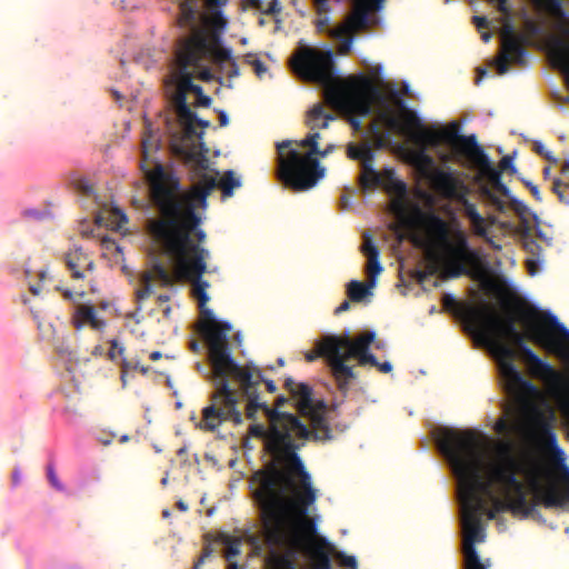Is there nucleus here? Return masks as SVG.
Instances as JSON below:
<instances>
[{
  "label": "nucleus",
  "instance_id": "nucleus-41",
  "mask_svg": "<svg viewBox=\"0 0 569 569\" xmlns=\"http://www.w3.org/2000/svg\"><path fill=\"white\" fill-rule=\"evenodd\" d=\"M490 3L496 4L497 10L502 14V17L512 16V9L508 3V0H488Z\"/></svg>",
  "mask_w": 569,
  "mask_h": 569
},
{
  "label": "nucleus",
  "instance_id": "nucleus-9",
  "mask_svg": "<svg viewBox=\"0 0 569 569\" xmlns=\"http://www.w3.org/2000/svg\"><path fill=\"white\" fill-rule=\"evenodd\" d=\"M293 68L302 79L326 87V100L332 107H343L349 112L362 117L370 114L371 104L363 94L352 92L350 88L337 83L333 56L330 50L302 48L293 60Z\"/></svg>",
  "mask_w": 569,
  "mask_h": 569
},
{
  "label": "nucleus",
  "instance_id": "nucleus-2",
  "mask_svg": "<svg viewBox=\"0 0 569 569\" xmlns=\"http://www.w3.org/2000/svg\"><path fill=\"white\" fill-rule=\"evenodd\" d=\"M140 163L150 191V200L158 217L148 222V231L154 244L164 256L192 253L194 248L204 249L207 234L200 228L202 218L197 208L204 209L207 199L217 187L219 172L210 169L209 159L202 152L191 151L187 161L192 167L193 186L182 191L179 179L159 162L153 169L147 167L151 156L160 148V139L146 127L142 138Z\"/></svg>",
  "mask_w": 569,
  "mask_h": 569
},
{
  "label": "nucleus",
  "instance_id": "nucleus-49",
  "mask_svg": "<svg viewBox=\"0 0 569 569\" xmlns=\"http://www.w3.org/2000/svg\"><path fill=\"white\" fill-rule=\"evenodd\" d=\"M130 367H131V361H128L127 359H122L121 376H120V379L122 382V388L127 387V383H128L127 376H128V372L130 371Z\"/></svg>",
  "mask_w": 569,
  "mask_h": 569
},
{
  "label": "nucleus",
  "instance_id": "nucleus-28",
  "mask_svg": "<svg viewBox=\"0 0 569 569\" xmlns=\"http://www.w3.org/2000/svg\"><path fill=\"white\" fill-rule=\"evenodd\" d=\"M272 550L269 556V561L274 569H297L295 562V555L299 550L289 547H273L269 545Z\"/></svg>",
  "mask_w": 569,
  "mask_h": 569
},
{
  "label": "nucleus",
  "instance_id": "nucleus-4",
  "mask_svg": "<svg viewBox=\"0 0 569 569\" xmlns=\"http://www.w3.org/2000/svg\"><path fill=\"white\" fill-rule=\"evenodd\" d=\"M268 427L253 423L249 433L263 440L264 450L271 461L254 472L252 481L257 485L253 499L258 508L263 507L312 482L299 455L301 445L296 443L291 435L306 438L309 432L296 415L266 407Z\"/></svg>",
  "mask_w": 569,
  "mask_h": 569
},
{
  "label": "nucleus",
  "instance_id": "nucleus-15",
  "mask_svg": "<svg viewBox=\"0 0 569 569\" xmlns=\"http://www.w3.org/2000/svg\"><path fill=\"white\" fill-rule=\"evenodd\" d=\"M230 380L238 382L243 396L248 399L246 413L249 419H256L259 409L266 411V403L260 402L258 387L261 380V371L259 368L246 365V369L230 376Z\"/></svg>",
  "mask_w": 569,
  "mask_h": 569
},
{
  "label": "nucleus",
  "instance_id": "nucleus-21",
  "mask_svg": "<svg viewBox=\"0 0 569 569\" xmlns=\"http://www.w3.org/2000/svg\"><path fill=\"white\" fill-rule=\"evenodd\" d=\"M157 280L162 287H170L174 283L173 276L160 262H156L151 270L143 272L140 278V288L136 291L138 301L148 299L153 293L152 282Z\"/></svg>",
  "mask_w": 569,
  "mask_h": 569
},
{
  "label": "nucleus",
  "instance_id": "nucleus-34",
  "mask_svg": "<svg viewBox=\"0 0 569 569\" xmlns=\"http://www.w3.org/2000/svg\"><path fill=\"white\" fill-rule=\"evenodd\" d=\"M501 22V30H500V37L501 41L506 39H516L520 37H525V34L517 33L516 28L512 21V16L509 17H502L500 19Z\"/></svg>",
  "mask_w": 569,
  "mask_h": 569
},
{
  "label": "nucleus",
  "instance_id": "nucleus-22",
  "mask_svg": "<svg viewBox=\"0 0 569 569\" xmlns=\"http://www.w3.org/2000/svg\"><path fill=\"white\" fill-rule=\"evenodd\" d=\"M64 261L71 278L74 280L84 279L87 272H92L94 269L93 260L81 248L68 251Z\"/></svg>",
  "mask_w": 569,
  "mask_h": 569
},
{
  "label": "nucleus",
  "instance_id": "nucleus-12",
  "mask_svg": "<svg viewBox=\"0 0 569 569\" xmlns=\"http://www.w3.org/2000/svg\"><path fill=\"white\" fill-rule=\"evenodd\" d=\"M405 122L408 129L420 128L417 133L412 134V139L422 146V148L416 151L412 156L413 166L420 174L430 182L431 187L438 194L446 193L451 196L457 187L458 173L450 168L443 170L436 167L433 158L427 153L425 148L426 146H429V143L419 139V134L427 129L422 128L420 119L413 112L408 111L406 113ZM429 130L432 131L431 129ZM430 147L432 146L430 144Z\"/></svg>",
  "mask_w": 569,
  "mask_h": 569
},
{
  "label": "nucleus",
  "instance_id": "nucleus-40",
  "mask_svg": "<svg viewBox=\"0 0 569 569\" xmlns=\"http://www.w3.org/2000/svg\"><path fill=\"white\" fill-rule=\"evenodd\" d=\"M498 170H500L501 173L503 171H509L510 173H515L516 172V168L513 166V157L510 156V154H507V156L502 157V159L499 162Z\"/></svg>",
  "mask_w": 569,
  "mask_h": 569
},
{
  "label": "nucleus",
  "instance_id": "nucleus-57",
  "mask_svg": "<svg viewBox=\"0 0 569 569\" xmlns=\"http://www.w3.org/2000/svg\"><path fill=\"white\" fill-rule=\"evenodd\" d=\"M348 122L355 131H360L362 128L361 121L357 117H348Z\"/></svg>",
  "mask_w": 569,
  "mask_h": 569
},
{
  "label": "nucleus",
  "instance_id": "nucleus-37",
  "mask_svg": "<svg viewBox=\"0 0 569 569\" xmlns=\"http://www.w3.org/2000/svg\"><path fill=\"white\" fill-rule=\"evenodd\" d=\"M74 189L87 198H97L94 187L86 178H78L73 181Z\"/></svg>",
  "mask_w": 569,
  "mask_h": 569
},
{
  "label": "nucleus",
  "instance_id": "nucleus-48",
  "mask_svg": "<svg viewBox=\"0 0 569 569\" xmlns=\"http://www.w3.org/2000/svg\"><path fill=\"white\" fill-rule=\"evenodd\" d=\"M540 259L538 257L528 258L526 266L529 274L535 276L539 271Z\"/></svg>",
  "mask_w": 569,
  "mask_h": 569
},
{
  "label": "nucleus",
  "instance_id": "nucleus-10",
  "mask_svg": "<svg viewBox=\"0 0 569 569\" xmlns=\"http://www.w3.org/2000/svg\"><path fill=\"white\" fill-rule=\"evenodd\" d=\"M319 132L309 133L299 146L309 148V152H301L293 148L290 140L279 142L278 150V179L284 187L296 192L313 188L325 176V168L315 157L319 152Z\"/></svg>",
  "mask_w": 569,
  "mask_h": 569
},
{
  "label": "nucleus",
  "instance_id": "nucleus-62",
  "mask_svg": "<svg viewBox=\"0 0 569 569\" xmlns=\"http://www.w3.org/2000/svg\"><path fill=\"white\" fill-rule=\"evenodd\" d=\"M229 123L228 114L224 111L219 112V124L226 127Z\"/></svg>",
  "mask_w": 569,
  "mask_h": 569
},
{
  "label": "nucleus",
  "instance_id": "nucleus-20",
  "mask_svg": "<svg viewBox=\"0 0 569 569\" xmlns=\"http://www.w3.org/2000/svg\"><path fill=\"white\" fill-rule=\"evenodd\" d=\"M527 37L516 39H506L501 41V51L496 59V68L499 74H505L509 70V62L522 64L525 62Z\"/></svg>",
  "mask_w": 569,
  "mask_h": 569
},
{
  "label": "nucleus",
  "instance_id": "nucleus-33",
  "mask_svg": "<svg viewBox=\"0 0 569 569\" xmlns=\"http://www.w3.org/2000/svg\"><path fill=\"white\" fill-rule=\"evenodd\" d=\"M522 13L525 17L523 24H525V30H526V33H523V34L527 37V43H528L530 38L542 36L546 30H545V27L540 22H538L531 18H528L526 11H523Z\"/></svg>",
  "mask_w": 569,
  "mask_h": 569
},
{
  "label": "nucleus",
  "instance_id": "nucleus-3",
  "mask_svg": "<svg viewBox=\"0 0 569 569\" xmlns=\"http://www.w3.org/2000/svg\"><path fill=\"white\" fill-rule=\"evenodd\" d=\"M192 253L169 254L179 277L191 284V296L197 300L200 311L198 329L204 339L212 369L211 382L214 391L211 393V403L202 409V419L197 425L204 431H216L223 421L242 423V413L238 409V391L230 386V376L246 369L233 359L228 333L231 325L218 321L210 308L207 307L210 298L207 289L210 283L203 279L206 272H216L217 267L208 268L210 258L208 249L194 248Z\"/></svg>",
  "mask_w": 569,
  "mask_h": 569
},
{
  "label": "nucleus",
  "instance_id": "nucleus-61",
  "mask_svg": "<svg viewBox=\"0 0 569 569\" xmlns=\"http://www.w3.org/2000/svg\"><path fill=\"white\" fill-rule=\"evenodd\" d=\"M132 369L139 370L142 375H147L149 372V368L144 367V366H140L139 362H136V363L131 362L130 370H132Z\"/></svg>",
  "mask_w": 569,
  "mask_h": 569
},
{
  "label": "nucleus",
  "instance_id": "nucleus-52",
  "mask_svg": "<svg viewBox=\"0 0 569 569\" xmlns=\"http://www.w3.org/2000/svg\"><path fill=\"white\" fill-rule=\"evenodd\" d=\"M211 102H212V99L202 92V93H200V96H198L196 106L208 108V107H210Z\"/></svg>",
  "mask_w": 569,
  "mask_h": 569
},
{
  "label": "nucleus",
  "instance_id": "nucleus-5",
  "mask_svg": "<svg viewBox=\"0 0 569 569\" xmlns=\"http://www.w3.org/2000/svg\"><path fill=\"white\" fill-rule=\"evenodd\" d=\"M213 23L217 26L216 31L209 37L198 32L181 36L177 40L174 72L177 90L172 97V104L178 122L189 127L196 119V112L187 102L188 93L192 92L198 98L203 92L199 84L193 83V79L198 78L206 82L217 80L221 83L222 78L213 76L209 63L229 80L239 76V67L232 57V50L221 47V19L216 18Z\"/></svg>",
  "mask_w": 569,
  "mask_h": 569
},
{
  "label": "nucleus",
  "instance_id": "nucleus-17",
  "mask_svg": "<svg viewBox=\"0 0 569 569\" xmlns=\"http://www.w3.org/2000/svg\"><path fill=\"white\" fill-rule=\"evenodd\" d=\"M373 161H375V154L368 157V159H363V162L361 163V176H360V184L362 189L369 190L377 188L383 183L385 180H388L390 183L393 184L395 189L398 192H405L406 191V184L402 181L395 180V171L391 168H386L381 173H379L373 168Z\"/></svg>",
  "mask_w": 569,
  "mask_h": 569
},
{
  "label": "nucleus",
  "instance_id": "nucleus-51",
  "mask_svg": "<svg viewBox=\"0 0 569 569\" xmlns=\"http://www.w3.org/2000/svg\"><path fill=\"white\" fill-rule=\"evenodd\" d=\"M472 20L479 30L487 29L490 26V21L486 17L475 16Z\"/></svg>",
  "mask_w": 569,
  "mask_h": 569
},
{
  "label": "nucleus",
  "instance_id": "nucleus-36",
  "mask_svg": "<svg viewBox=\"0 0 569 569\" xmlns=\"http://www.w3.org/2000/svg\"><path fill=\"white\" fill-rule=\"evenodd\" d=\"M508 199V203L506 202V209L509 208L512 211H515L518 217L521 220H526L527 214H529V208L522 202L521 200H518L509 193V197H506Z\"/></svg>",
  "mask_w": 569,
  "mask_h": 569
},
{
  "label": "nucleus",
  "instance_id": "nucleus-23",
  "mask_svg": "<svg viewBox=\"0 0 569 569\" xmlns=\"http://www.w3.org/2000/svg\"><path fill=\"white\" fill-rule=\"evenodd\" d=\"M71 323L77 330L89 326L96 331H102L106 327V321L98 317L94 306L87 303L76 307L71 317Z\"/></svg>",
  "mask_w": 569,
  "mask_h": 569
},
{
  "label": "nucleus",
  "instance_id": "nucleus-32",
  "mask_svg": "<svg viewBox=\"0 0 569 569\" xmlns=\"http://www.w3.org/2000/svg\"><path fill=\"white\" fill-rule=\"evenodd\" d=\"M370 156H373L375 152L369 143H363L361 146H357L355 143H349L347 147V154L352 160H360L363 162V159H368Z\"/></svg>",
  "mask_w": 569,
  "mask_h": 569
},
{
  "label": "nucleus",
  "instance_id": "nucleus-46",
  "mask_svg": "<svg viewBox=\"0 0 569 569\" xmlns=\"http://www.w3.org/2000/svg\"><path fill=\"white\" fill-rule=\"evenodd\" d=\"M47 476L52 487L60 491L63 490V486L59 481L58 476L52 466H48Z\"/></svg>",
  "mask_w": 569,
  "mask_h": 569
},
{
  "label": "nucleus",
  "instance_id": "nucleus-53",
  "mask_svg": "<svg viewBox=\"0 0 569 569\" xmlns=\"http://www.w3.org/2000/svg\"><path fill=\"white\" fill-rule=\"evenodd\" d=\"M525 184L530 190L533 198L538 201H541L542 198H541L538 187L530 181H526Z\"/></svg>",
  "mask_w": 569,
  "mask_h": 569
},
{
  "label": "nucleus",
  "instance_id": "nucleus-56",
  "mask_svg": "<svg viewBox=\"0 0 569 569\" xmlns=\"http://www.w3.org/2000/svg\"><path fill=\"white\" fill-rule=\"evenodd\" d=\"M485 239V241L493 249V250H501V246L497 243L492 237L488 236V231L486 230V236H480Z\"/></svg>",
  "mask_w": 569,
  "mask_h": 569
},
{
  "label": "nucleus",
  "instance_id": "nucleus-11",
  "mask_svg": "<svg viewBox=\"0 0 569 569\" xmlns=\"http://www.w3.org/2000/svg\"><path fill=\"white\" fill-rule=\"evenodd\" d=\"M376 333L366 331L355 339L349 336L326 335L318 343V355L322 356L333 376L339 390L346 392L356 379L352 367L346 363L350 358H360L369 351Z\"/></svg>",
  "mask_w": 569,
  "mask_h": 569
},
{
  "label": "nucleus",
  "instance_id": "nucleus-39",
  "mask_svg": "<svg viewBox=\"0 0 569 569\" xmlns=\"http://www.w3.org/2000/svg\"><path fill=\"white\" fill-rule=\"evenodd\" d=\"M336 557L342 567H346L349 569H358L357 560L353 556H347V555H343L342 552H337Z\"/></svg>",
  "mask_w": 569,
  "mask_h": 569
},
{
  "label": "nucleus",
  "instance_id": "nucleus-63",
  "mask_svg": "<svg viewBox=\"0 0 569 569\" xmlns=\"http://www.w3.org/2000/svg\"><path fill=\"white\" fill-rule=\"evenodd\" d=\"M289 401L288 398H286L284 396H279L276 400V403H274V408L273 409H278L280 410V408L287 403Z\"/></svg>",
  "mask_w": 569,
  "mask_h": 569
},
{
  "label": "nucleus",
  "instance_id": "nucleus-43",
  "mask_svg": "<svg viewBox=\"0 0 569 569\" xmlns=\"http://www.w3.org/2000/svg\"><path fill=\"white\" fill-rule=\"evenodd\" d=\"M62 296H63L64 300L74 303L77 307L78 305H81L80 299H82L84 297V291L74 293L69 289H64V290H62Z\"/></svg>",
  "mask_w": 569,
  "mask_h": 569
},
{
  "label": "nucleus",
  "instance_id": "nucleus-18",
  "mask_svg": "<svg viewBox=\"0 0 569 569\" xmlns=\"http://www.w3.org/2000/svg\"><path fill=\"white\" fill-rule=\"evenodd\" d=\"M468 188L465 182L457 177V187L451 196L439 193L442 198L458 201L462 206L465 216L469 219L472 230L477 236H486V220L478 212L475 203L470 202L467 198Z\"/></svg>",
  "mask_w": 569,
  "mask_h": 569
},
{
  "label": "nucleus",
  "instance_id": "nucleus-58",
  "mask_svg": "<svg viewBox=\"0 0 569 569\" xmlns=\"http://www.w3.org/2000/svg\"><path fill=\"white\" fill-rule=\"evenodd\" d=\"M261 382H264L266 385V388L267 390L270 392V393H273L277 391V386L276 383L272 381V380H264L263 377L261 376V380H260V383Z\"/></svg>",
  "mask_w": 569,
  "mask_h": 569
},
{
  "label": "nucleus",
  "instance_id": "nucleus-50",
  "mask_svg": "<svg viewBox=\"0 0 569 569\" xmlns=\"http://www.w3.org/2000/svg\"><path fill=\"white\" fill-rule=\"evenodd\" d=\"M211 550L209 547H206L202 551V555L199 557V559L194 562L192 569H201L202 565L204 563L206 559L210 557Z\"/></svg>",
  "mask_w": 569,
  "mask_h": 569
},
{
  "label": "nucleus",
  "instance_id": "nucleus-30",
  "mask_svg": "<svg viewBox=\"0 0 569 569\" xmlns=\"http://www.w3.org/2000/svg\"><path fill=\"white\" fill-rule=\"evenodd\" d=\"M241 186L240 178L236 177L232 170H227L220 180H217V187L220 188L223 198H230L233 196L236 188Z\"/></svg>",
  "mask_w": 569,
  "mask_h": 569
},
{
  "label": "nucleus",
  "instance_id": "nucleus-8",
  "mask_svg": "<svg viewBox=\"0 0 569 569\" xmlns=\"http://www.w3.org/2000/svg\"><path fill=\"white\" fill-rule=\"evenodd\" d=\"M419 139L431 146L447 144L455 152L466 157L478 170L479 178L487 182L479 187L481 197L499 212L506 211V200L497 193L509 197V188L501 181L500 170L491 164L487 153L478 144L476 136L459 134V126L452 122L438 131L423 130Z\"/></svg>",
  "mask_w": 569,
  "mask_h": 569
},
{
  "label": "nucleus",
  "instance_id": "nucleus-14",
  "mask_svg": "<svg viewBox=\"0 0 569 569\" xmlns=\"http://www.w3.org/2000/svg\"><path fill=\"white\" fill-rule=\"evenodd\" d=\"M180 12L177 17V24L181 29H187L188 34H194L201 32L209 37L216 31V18L221 19V34L227 27V20L219 12H213L211 17H207L201 10H199V0H179Z\"/></svg>",
  "mask_w": 569,
  "mask_h": 569
},
{
  "label": "nucleus",
  "instance_id": "nucleus-38",
  "mask_svg": "<svg viewBox=\"0 0 569 569\" xmlns=\"http://www.w3.org/2000/svg\"><path fill=\"white\" fill-rule=\"evenodd\" d=\"M246 62L252 66L254 73L260 79H262L263 76L268 72L267 66L259 59H253L251 56H248Z\"/></svg>",
  "mask_w": 569,
  "mask_h": 569
},
{
  "label": "nucleus",
  "instance_id": "nucleus-54",
  "mask_svg": "<svg viewBox=\"0 0 569 569\" xmlns=\"http://www.w3.org/2000/svg\"><path fill=\"white\" fill-rule=\"evenodd\" d=\"M442 303H443V307L446 309H450V308H453L457 305V301H456L455 297H452L449 293H446L442 297Z\"/></svg>",
  "mask_w": 569,
  "mask_h": 569
},
{
  "label": "nucleus",
  "instance_id": "nucleus-13",
  "mask_svg": "<svg viewBox=\"0 0 569 569\" xmlns=\"http://www.w3.org/2000/svg\"><path fill=\"white\" fill-rule=\"evenodd\" d=\"M473 506L470 511L462 509L465 569H487L475 547L476 542H481L485 539V529L479 518V510L483 509V505L476 500Z\"/></svg>",
  "mask_w": 569,
  "mask_h": 569
},
{
  "label": "nucleus",
  "instance_id": "nucleus-25",
  "mask_svg": "<svg viewBox=\"0 0 569 569\" xmlns=\"http://www.w3.org/2000/svg\"><path fill=\"white\" fill-rule=\"evenodd\" d=\"M382 0H357L348 19V24L353 31L365 29L368 24L369 13L379 7Z\"/></svg>",
  "mask_w": 569,
  "mask_h": 569
},
{
  "label": "nucleus",
  "instance_id": "nucleus-35",
  "mask_svg": "<svg viewBox=\"0 0 569 569\" xmlns=\"http://www.w3.org/2000/svg\"><path fill=\"white\" fill-rule=\"evenodd\" d=\"M179 124L182 127L184 136L188 139H192L194 137L202 138V136H203L202 131L197 132L196 127L208 128L210 126V122L207 120H201L196 116V119L190 123V127L187 126L186 123H179Z\"/></svg>",
  "mask_w": 569,
  "mask_h": 569
},
{
  "label": "nucleus",
  "instance_id": "nucleus-47",
  "mask_svg": "<svg viewBox=\"0 0 569 569\" xmlns=\"http://www.w3.org/2000/svg\"><path fill=\"white\" fill-rule=\"evenodd\" d=\"M124 352V347L119 345L117 340L111 341V348L108 352L109 358L114 360L118 356H122Z\"/></svg>",
  "mask_w": 569,
  "mask_h": 569
},
{
  "label": "nucleus",
  "instance_id": "nucleus-59",
  "mask_svg": "<svg viewBox=\"0 0 569 569\" xmlns=\"http://www.w3.org/2000/svg\"><path fill=\"white\" fill-rule=\"evenodd\" d=\"M386 122H387V126L395 129V128H398L399 127V122L398 120L392 117V116H389V114H386Z\"/></svg>",
  "mask_w": 569,
  "mask_h": 569
},
{
  "label": "nucleus",
  "instance_id": "nucleus-42",
  "mask_svg": "<svg viewBox=\"0 0 569 569\" xmlns=\"http://www.w3.org/2000/svg\"><path fill=\"white\" fill-rule=\"evenodd\" d=\"M523 247H525L526 251L531 253L533 257H538V258L540 257L542 249L536 240H533V239L525 240Z\"/></svg>",
  "mask_w": 569,
  "mask_h": 569
},
{
  "label": "nucleus",
  "instance_id": "nucleus-19",
  "mask_svg": "<svg viewBox=\"0 0 569 569\" xmlns=\"http://www.w3.org/2000/svg\"><path fill=\"white\" fill-rule=\"evenodd\" d=\"M555 417L538 416L535 421V438L541 449L550 451L558 460L565 459V453L558 446L557 433L553 426Z\"/></svg>",
  "mask_w": 569,
  "mask_h": 569
},
{
  "label": "nucleus",
  "instance_id": "nucleus-24",
  "mask_svg": "<svg viewBox=\"0 0 569 569\" xmlns=\"http://www.w3.org/2000/svg\"><path fill=\"white\" fill-rule=\"evenodd\" d=\"M284 388L295 401V407L299 413L306 410L310 411L311 407L317 403L312 398V389L307 383L296 382L289 377L284 380Z\"/></svg>",
  "mask_w": 569,
  "mask_h": 569
},
{
  "label": "nucleus",
  "instance_id": "nucleus-6",
  "mask_svg": "<svg viewBox=\"0 0 569 569\" xmlns=\"http://www.w3.org/2000/svg\"><path fill=\"white\" fill-rule=\"evenodd\" d=\"M318 497L312 482L258 508L264 539L273 547H289L302 551L311 569H332L330 555L335 547L322 537L302 536L301 530L312 535L315 525L308 511Z\"/></svg>",
  "mask_w": 569,
  "mask_h": 569
},
{
  "label": "nucleus",
  "instance_id": "nucleus-7",
  "mask_svg": "<svg viewBox=\"0 0 569 569\" xmlns=\"http://www.w3.org/2000/svg\"><path fill=\"white\" fill-rule=\"evenodd\" d=\"M412 216L425 230V239L416 243L427 247L429 258L435 261L448 278L469 274L481 263L478 250L469 244L468 236L461 229H451L449 223L433 211L412 208Z\"/></svg>",
  "mask_w": 569,
  "mask_h": 569
},
{
  "label": "nucleus",
  "instance_id": "nucleus-44",
  "mask_svg": "<svg viewBox=\"0 0 569 569\" xmlns=\"http://www.w3.org/2000/svg\"><path fill=\"white\" fill-rule=\"evenodd\" d=\"M355 32L349 24H342L331 31V36L335 38H345L351 36Z\"/></svg>",
  "mask_w": 569,
  "mask_h": 569
},
{
  "label": "nucleus",
  "instance_id": "nucleus-16",
  "mask_svg": "<svg viewBox=\"0 0 569 569\" xmlns=\"http://www.w3.org/2000/svg\"><path fill=\"white\" fill-rule=\"evenodd\" d=\"M327 406L322 400H318L316 405L311 407V410L300 412L301 416L307 417L310 420L311 429L307 426L309 435L306 438L291 435L293 441L301 445V449L306 446L308 440L319 441L331 439V430L326 419Z\"/></svg>",
  "mask_w": 569,
  "mask_h": 569
},
{
  "label": "nucleus",
  "instance_id": "nucleus-64",
  "mask_svg": "<svg viewBox=\"0 0 569 569\" xmlns=\"http://www.w3.org/2000/svg\"><path fill=\"white\" fill-rule=\"evenodd\" d=\"M335 148H336L335 144H328L325 150L319 149V152L317 154L322 158L327 157L329 153H331L335 150Z\"/></svg>",
  "mask_w": 569,
  "mask_h": 569
},
{
  "label": "nucleus",
  "instance_id": "nucleus-1",
  "mask_svg": "<svg viewBox=\"0 0 569 569\" xmlns=\"http://www.w3.org/2000/svg\"><path fill=\"white\" fill-rule=\"evenodd\" d=\"M438 447L450 462L459 481L461 509L470 511L476 500L483 505L479 518L492 520L497 512L508 510L515 516L528 518L541 502L545 507H558L569 500V469L561 466L563 486L545 483L549 472L533 453L512 455V447L505 442L498 447V459L486 463V438L473 430L442 428Z\"/></svg>",
  "mask_w": 569,
  "mask_h": 569
},
{
  "label": "nucleus",
  "instance_id": "nucleus-55",
  "mask_svg": "<svg viewBox=\"0 0 569 569\" xmlns=\"http://www.w3.org/2000/svg\"><path fill=\"white\" fill-rule=\"evenodd\" d=\"M496 431L499 432V433H507L509 432V425L506 420L503 419H500L497 423H496Z\"/></svg>",
  "mask_w": 569,
  "mask_h": 569
},
{
  "label": "nucleus",
  "instance_id": "nucleus-31",
  "mask_svg": "<svg viewBox=\"0 0 569 569\" xmlns=\"http://www.w3.org/2000/svg\"><path fill=\"white\" fill-rule=\"evenodd\" d=\"M373 287L375 286H370L369 281L365 284L358 280H352L348 283L347 293L352 301L359 302L371 293L370 289Z\"/></svg>",
  "mask_w": 569,
  "mask_h": 569
},
{
  "label": "nucleus",
  "instance_id": "nucleus-60",
  "mask_svg": "<svg viewBox=\"0 0 569 569\" xmlns=\"http://www.w3.org/2000/svg\"><path fill=\"white\" fill-rule=\"evenodd\" d=\"M381 372L388 373L392 370V366L390 362L386 361L376 366Z\"/></svg>",
  "mask_w": 569,
  "mask_h": 569
},
{
  "label": "nucleus",
  "instance_id": "nucleus-29",
  "mask_svg": "<svg viewBox=\"0 0 569 569\" xmlns=\"http://www.w3.org/2000/svg\"><path fill=\"white\" fill-rule=\"evenodd\" d=\"M219 540L226 548V560L228 562H233L232 560L241 552L242 539L240 537L230 536L228 533H221Z\"/></svg>",
  "mask_w": 569,
  "mask_h": 569
},
{
  "label": "nucleus",
  "instance_id": "nucleus-27",
  "mask_svg": "<svg viewBox=\"0 0 569 569\" xmlns=\"http://www.w3.org/2000/svg\"><path fill=\"white\" fill-rule=\"evenodd\" d=\"M336 116L332 112L326 111L323 104H315L306 114V124L311 130L326 129L329 123L336 120Z\"/></svg>",
  "mask_w": 569,
  "mask_h": 569
},
{
  "label": "nucleus",
  "instance_id": "nucleus-45",
  "mask_svg": "<svg viewBox=\"0 0 569 569\" xmlns=\"http://www.w3.org/2000/svg\"><path fill=\"white\" fill-rule=\"evenodd\" d=\"M357 360L360 366L370 365L372 367H376L377 365H379V361L377 360L376 356L372 355L370 351H367L365 355H361V357L358 358Z\"/></svg>",
  "mask_w": 569,
  "mask_h": 569
},
{
  "label": "nucleus",
  "instance_id": "nucleus-26",
  "mask_svg": "<svg viewBox=\"0 0 569 569\" xmlns=\"http://www.w3.org/2000/svg\"><path fill=\"white\" fill-rule=\"evenodd\" d=\"M362 252L367 257V276L370 286H376L377 277L382 272L383 268L379 261V249L373 244L370 237H366L362 244Z\"/></svg>",
  "mask_w": 569,
  "mask_h": 569
}]
</instances>
